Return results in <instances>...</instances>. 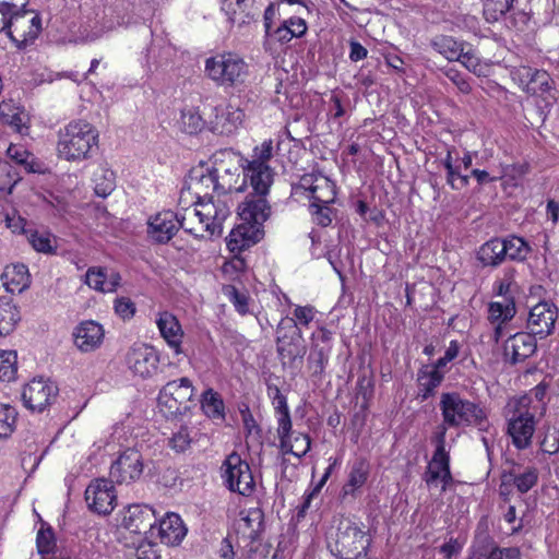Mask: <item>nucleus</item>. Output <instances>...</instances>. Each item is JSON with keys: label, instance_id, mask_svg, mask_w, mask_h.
Listing matches in <instances>:
<instances>
[{"label": "nucleus", "instance_id": "obj_59", "mask_svg": "<svg viewBox=\"0 0 559 559\" xmlns=\"http://www.w3.org/2000/svg\"><path fill=\"white\" fill-rule=\"evenodd\" d=\"M444 75L459 88L463 94H468L472 91L468 81L461 74L460 71L449 68L444 71Z\"/></svg>", "mask_w": 559, "mask_h": 559}, {"label": "nucleus", "instance_id": "obj_7", "mask_svg": "<svg viewBox=\"0 0 559 559\" xmlns=\"http://www.w3.org/2000/svg\"><path fill=\"white\" fill-rule=\"evenodd\" d=\"M194 388L190 379L183 377L167 382L159 391L158 407L166 417L186 414L193 403Z\"/></svg>", "mask_w": 559, "mask_h": 559}, {"label": "nucleus", "instance_id": "obj_55", "mask_svg": "<svg viewBox=\"0 0 559 559\" xmlns=\"http://www.w3.org/2000/svg\"><path fill=\"white\" fill-rule=\"evenodd\" d=\"M518 292V284L513 281V274L507 273L504 278L498 283L497 294L502 300L508 298L514 299V294Z\"/></svg>", "mask_w": 559, "mask_h": 559}, {"label": "nucleus", "instance_id": "obj_53", "mask_svg": "<svg viewBox=\"0 0 559 559\" xmlns=\"http://www.w3.org/2000/svg\"><path fill=\"white\" fill-rule=\"evenodd\" d=\"M223 293L228 297L240 314H246L248 312V298L243 293H240L233 285L224 286Z\"/></svg>", "mask_w": 559, "mask_h": 559}, {"label": "nucleus", "instance_id": "obj_17", "mask_svg": "<svg viewBox=\"0 0 559 559\" xmlns=\"http://www.w3.org/2000/svg\"><path fill=\"white\" fill-rule=\"evenodd\" d=\"M57 385L44 378H34L23 389L22 400L24 405L33 412H43L57 397Z\"/></svg>", "mask_w": 559, "mask_h": 559}, {"label": "nucleus", "instance_id": "obj_42", "mask_svg": "<svg viewBox=\"0 0 559 559\" xmlns=\"http://www.w3.org/2000/svg\"><path fill=\"white\" fill-rule=\"evenodd\" d=\"M243 118V110L233 106L225 107L221 115L216 116V119L218 120L217 123H221L223 129L228 133L236 130L242 123Z\"/></svg>", "mask_w": 559, "mask_h": 559}, {"label": "nucleus", "instance_id": "obj_4", "mask_svg": "<svg viewBox=\"0 0 559 559\" xmlns=\"http://www.w3.org/2000/svg\"><path fill=\"white\" fill-rule=\"evenodd\" d=\"M205 73L219 86L235 87L246 82L249 67L238 55L224 52L206 59Z\"/></svg>", "mask_w": 559, "mask_h": 559}, {"label": "nucleus", "instance_id": "obj_35", "mask_svg": "<svg viewBox=\"0 0 559 559\" xmlns=\"http://www.w3.org/2000/svg\"><path fill=\"white\" fill-rule=\"evenodd\" d=\"M370 472V465L367 460L360 457L357 459L350 468L348 480L343 486V493L345 496L353 495L357 489L361 488L367 479Z\"/></svg>", "mask_w": 559, "mask_h": 559}, {"label": "nucleus", "instance_id": "obj_54", "mask_svg": "<svg viewBox=\"0 0 559 559\" xmlns=\"http://www.w3.org/2000/svg\"><path fill=\"white\" fill-rule=\"evenodd\" d=\"M15 177L16 173L13 167L8 162L0 158V190L11 192L17 181Z\"/></svg>", "mask_w": 559, "mask_h": 559}, {"label": "nucleus", "instance_id": "obj_43", "mask_svg": "<svg viewBox=\"0 0 559 559\" xmlns=\"http://www.w3.org/2000/svg\"><path fill=\"white\" fill-rule=\"evenodd\" d=\"M37 550L40 555V559H61L53 549L56 542L51 530H40L36 538Z\"/></svg>", "mask_w": 559, "mask_h": 559}, {"label": "nucleus", "instance_id": "obj_34", "mask_svg": "<svg viewBox=\"0 0 559 559\" xmlns=\"http://www.w3.org/2000/svg\"><path fill=\"white\" fill-rule=\"evenodd\" d=\"M432 48L449 61H457L468 44L457 41L451 36L440 35L431 40Z\"/></svg>", "mask_w": 559, "mask_h": 559}, {"label": "nucleus", "instance_id": "obj_45", "mask_svg": "<svg viewBox=\"0 0 559 559\" xmlns=\"http://www.w3.org/2000/svg\"><path fill=\"white\" fill-rule=\"evenodd\" d=\"M330 346L314 345L310 352L308 362L313 376L321 377L329 361Z\"/></svg>", "mask_w": 559, "mask_h": 559}, {"label": "nucleus", "instance_id": "obj_30", "mask_svg": "<svg viewBox=\"0 0 559 559\" xmlns=\"http://www.w3.org/2000/svg\"><path fill=\"white\" fill-rule=\"evenodd\" d=\"M504 249L506 246H502V238H492L479 247L477 260L484 267H497L506 261Z\"/></svg>", "mask_w": 559, "mask_h": 559}, {"label": "nucleus", "instance_id": "obj_13", "mask_svg": "<svg viewBox=\"0 0 559 559\" xmlns=\"http://www.w3.org/2000/svg\"><path fill=\"white\" fill-rule=\"evenodd\" d=\"M143 468L141 453L134 449H127L112 462L109 472L110 480L119 485L131 484L140 479Z\"/></svg>", "mask_w": 559, "mask_h": 559}, {"label": "nucleus", "instance_id": "obj_9", "mask_svg": "<svg viewBox=\"0 0 559 559\" xmlns=\"http://www.w3.org/2000/svg\"><path fill=\"white\" fill-rule=\"evenodd\" d=\"M222 478L228 490L243 497L251 496L255 489L250 465L236 452L229 454L223 462Z\"/></svg>", "mask_w": 559, "mask_h": 559}, {"label": "nucleus", "instance_id": "obj_64", "mask_svg": "<svg viewBox=\"0 0 559 559\" xmlns=\"http://www.w3.org/2000/svg\"><path fill=\"white\" fill-rule=\"evenodd\" d=\"M284 23L289 27L294 38L302 37L308 28L306 21L300 16L289 17L287 20H284Z\"/></svg>", "mask_w": 559, "mask_h": 559}, {"label": "nucleus", "instance_id": "obj_2", "mask_svg": "<svg viewBox=\"0 0 559 559\" xmlns=\"http://www.w3.org/2000/svg\"><path fill=\"white\" fill-rule=\"evenodd\" d=\"M97 146L98 131L85 120H72L58 132L57 153L68 162L90 158Z\"/></svg>", "mask_w": 559, "mask_h": 559}, {"label": "nucleus", "instance_id": "obj_57", "mask_svg": "<svg viewBox=\"0 0 559 559\" xmlns=\"http://www.w3.org/2000/svg\"><path fill=\"white\" fill-rule=\"evenodd\" d=\"M310 207L313 210L314 221L318 225L326 227L332 223V210L329 204L311 203Z\"/></svg>", "mask_w": 559, "mask_h": 559}, {"label": "nucleus", "instance_id": "obj_48", "mask_svg": "<svg viewBox=\"0 0 559 559\" xmlns=\"http://www.w3.org/2000/svg\"><path fill=\"white\" fill-rule=\"evenodd\" d=\"M17 412L9 404L0 403V438H8L15 428Z\"/></svg>", "mask_w": 559, "mask_h": 559}, {"label": "nucleus", "instance_id": "obj_50", "mask_svg": "<svg viewBox=\"0 0 559 559\" xmlns=\"http://www.w3.org/2000/svg\"><path fill=\"white\" fill-rule=\"evenodd\" d=\"M193 430L187 426H181L169 439V447L176 452H185L193 441Z\"/></svg>", "mask_w": 559, "mask_h": 559}, {"label": "nucleus", "instance_id": "obj_3", "mask_svg": "<svg viewBox=\"0 0 559 559\" xmlns=\"http://www.w3.org/2000/svg\"><path fill=\"white\" fill-rule=\"evenodd\" d=\"M439 407L443 421L437 427L436 431L440 430L441 427H444L445 431L448 427L475 426L480 431H488L490 428L485 409L479 404L463 399L457 392L442 393Z\"/></svg>", "mask_w": 559, "mask_h": 559}, {"label": "nucleus", "instance_id": "obj_27", "mask_svg": "<svg viewBox=\"0 0 559 559\" xmlns=\"http://www.w3.org/2000/svg\"><path fill=\"white\" fill-rule=\"evenodd\" d=\"M0 119L14 131L24 134L28 130L29 116L23 107L13 100L0 103Z\"/></svg>", "mask_w": 559, "mask_h": 559}, {"label": "nucleus", "instance_id": "obj_31", "mask_svg": "<svg viewBox=\"0 0 559 559\" xmlns=\"http://www.w3.org/2000/svg\"><path fill=\"white\" fill-rule=\"evenodd\" d=\"M1 278L5 289L12 294L22 293L29 286V274L24 264L7 266Z\"/></svg>", "mask_w": 559, "mask_h": 559}, {"label": "nucleus", "instance_id": "obj_60", "mask_svg": "<svg viewBox=\"0 0 559 559\" xmlns=\"http://www.w3.org/2000/svg\"><path fill=\"white\" fill-rule=\"evenodd\" d=\"M115 311L122 319H130L135 312V305L130 298L120 297L115 301Z\"/></svg>", "mask_w": 559, "mask_h": 559}, {"label": "nucleus", "instance_id": "obj_52", "mask_svg": "<svg viewBox=\"0 0 559 559\" xmlns=\"http://www.w3.org/2000/svg\"><path fill=\"white\" fill-rule=\"evenodd\" d=\"M85 283L97 292L106 293L107 275L100 267H90L85 274Z\"/></svg>", "mask_w": 559, "mask_h": 559}, {"label": "nucleus", "instance_id": "obj_38", "mask_svg": "<svg viewBox=\"0 0 559 559\" xmlns=\"http://www.w3.org/2000/svg\"><path fill=\"white\" fill-rule=\"evenodd\" d=\"M502 246H506V259L512 261H524L531 252L530 245L518 236L502 238Z\"/></svg>", "mask_w": 559, "mask_h": 559}, {"label": "nucleus", "instance_id": "obj_63", "mask_svg": "<svg viewBox=\"0 0 559 559\" xmlns=\"http://www.w3.org/2000/svg\"><path fill=\"white\" fill-rule=\"evenodd\" d=\"M311 441L308 435L299 433L294 437L293 451L294 455L301 457L310 450Z\"/></svg>", "mask_w": 559, "mask_h": 559}, {"label": "nucleus", "instance_id": "obj_18", "mask_svg": "<svg viewBox=\"0 0 559 559\" xmlns=\"http://www.w3.org/2000/svg\"><path fill=\"white\" fill-rule=\"evenodd\" d=\"M117 496L112 481L106 478L93 480L85 489V501L95 513L109 514L115 509Z\"/></svg>", "mask_w": 559, "mask_h": 559}, {"label": "nucleus", "instance_id": "obj_21", "mask_svg": "<svg viewBox=\"0 0 559 559\" xmlns=\"http://www.w3.org/2000/svg\"><path fill=\"white\" fill-rule=\"evenodd\" d=\"M186 186L195 195L197 201L209 199L213 193L218 195V188L212 167L199 165L192 168L186 180Z\"/></svg>", "mask_w": 559, "mask_h": 559}, {"label": "nucleus", "instance_id": "obj_41", "mask_svg": "<svg viewBox=\"0 0 559 559\" xmlns=\"http://www.w3.org/2000/svg\"><path fill=\"white\" fill-rule=\"evenodd\" d=\"M20 320L15 305L0 301V336L10 334Z\"/></svg>", "mask_w": 559, "mask_h": 559}, {"label": "nucleus", "instance_id": "obj_6", "mask_svg": "<svg viewBox=\"0 0 559 559\" xmlns=\"http://www.w3.org/2000/svg\"><path fill=\"white\" fill-rule=\"evenodd\" d=\"M329 546L331 552L340 559H358L366 554L369 539L356 523L341 520L333 542Z\"/></svg>", "mask_w": 559, "mask_h": 559}, {"label": "nucleus", "instance_id": "obj_5", "mask_svg": "<svg viewBox=\"0 0 559 559\" xmlns=\"http://www.w3.org/2000/svg\"><path fill=\"white\" fill-rule=\"evenodd\" d=\"M80 9L84 19L78 31L80 43L95 41L119 25L118 21L108 19L99 0H83Z\"/></svg>", "mask_w": 559, "mask_h": 559}, {"label": "nucleus", "instance_id": "obj_14", "mask_svg": "<svg viewBox=\"0 0 559 559\" xmlns=\"http://www.w3.org/2000/svg\"><path fill=\"white\" fill-rule=\"evenodd\" d=\"M126 364L134 376L147 379L157 372L159 356L153 346L134 344L126 355Z\"/></svg>", "mask_w": 559, "mask_h": 559}, {"label": "nucleus", "instance_id": "obj_46", "mask_svg": "<svg viewBox=\"0 0 559 559\" xmlns=\"http://www.w3.org/2000/svg\"><path fill=\"white\" fill-rule=\"evenodd\" d=\"M17 355L14 350L0 352V380L10 382L15 379Z\"/></svg>", "mask_w": 559, "mask_h": 559}, {"label": "nucleus", "instance_id": "obj_16", "mask_svg": "<svg viewBox=\"0 0 559 559\" xmlns=\"http://www.w3.org/2000/svg\"><path fill=\"white\" fill-rule=\"evenodd\" d=\"M273 157L272 140L264 141L260 146L253 150L252 160L242 167L243 180L273 183V170L269 166V160Z\"/></svg>", "mask_w": 559, "mask_h": 559}, {"label": "nucleus", "instance_id": "obj_25", "mask_svg": "<svg viewBox=\"0 0 559 559\" xmlns=\"http://www.w3.org/2000/svg\"><path fill=\"white\" fill-rule=\"evenodd\" d=\"M74 342L83 352H93L100 346L104 340L103 326L95 321H84L75 328Z\"/></svg>", "mask_w": 559, "mask_h": 559}, {"label": "nucleus", "instance_id": "obj_10", "mask_svg": "<svg viewBox=\"0 0 559 559\" xmlns=\"http://www.w3.org/2000/svg\"><path fill=\"white\" fill-rule=\"evenodd\" d=\"M432 443L436 450L424 474V480L428 487L437 486L441 481V491H445L453 478L450 471V456L445 450L444 427L433 433Z\"/></svg>", "mask_w": 559, "mask_h": 559}, {"label": "nucleus", "instance_id": "obj_36", "mask_svg": "<svg viewBox=\"0 0 559 559\" xmlns=\"http://www.w3.org/2000/svg\"><path fill=\"white\" fill-rule=\"evenodd\" d=\"M178 223L180 224L179 228L195 237H204V233H206L205 224L200 216L195 202L192 207H188L183 213L178 214Z\"/></svg>", "mask_w": 559, "mask_h": 559}, {"label": "nucleus", "instance_id": "obj_20", "mask_svg": "<svg viewBox=\"0 0 559 559\" xmlns=\"http://www.w3.org/2000/svg\"><path fill=\"white\" fill-rule=\"evenodd\" d=\"M178 214L163 211L150 217L147 236L155 243H167L179 230Z\"/></svg>", "mask_w": 559, "mask_h": 559}, {"label": "nucleus", "instance_id": "obj_19", "mask_svg": "<svg viewBox=\"0 0 559 559\" xmlns=\"http://www.w3.org/2000/svg\"><path fill=\"white\" fill-rule=\"evenodd\" d=\"M557 318V307L551 302L540 301L531 308L526 328L533 335L545 338L552 333Z\"/></svg>", "mask_w": 559, "mask_h": 559}, {"label": "nucleus", "instance_id": "obj_44", "mask_svg": "<svg viewBox=\"0 0 559 559\" xmlns=\"http://www.w3.org/2000/svg\"><path fill=\"white\" fill-rule=\"evenodd\" d=\"M460 61L469 72L477 76H485L488 72V64L483 62L468 45L463 51Z\"/></svg>", "mask_w": 559, "mask_h": 559}, {"label": "nucleus", "instance_id": "obj_51", "mask_svg": "<svg viewBox=\"0 0 559 559\" xmlns=\"http://www.w3.org/2000/svg\"><path fill=\"white\" fill-rule=\"evenodd\" d=\"M8 156L15 160L16 164L25 166L27 171L36 173L37 170L34 168V157L27 151L23 150L16 145H10L8 151Z\"/></svg>", "mask_w": 559, "mask_h": 559}, {"label": "nucleus", "instance_id": "obj_1", "mask_svg": "<svg viewBox=\"0 0 559 559\" xmlns=\"http://www.w3.org/2000/svg\"><path fill=\"white\" fill-rule=\"evenodd\" d=\"M253 191L238 205V215L242 221L227 239L231 252H241L259 242L264 236V223L272 214L266 199L272 183L250 181Z\"/></svg>", "mask_w": 559, "mask_h": 559}, {"label": "nucleus", "instance_id": "obj_61", "mask_svg": "<svg viewBox=\"0 0 559 559\" xmlns=\"http://www.w3.org/2000/svg\"><path fill=\"white\" fill-rule=\"evenodd\" d=\"M464 546V542L459 538L451 537L448 542L440 546L439 552L443 556V559H451L453 556L459 555Z\"/></svg>", "mask_w": 559, "mask_h": 559}, {"label": "nucleus", "instance_id": "obj_23", "mask_svg": "<svg viewBox=\"0 0 559 559\" xmlns=\"http://www.w3.org/2000/svg\"><path fill=\"white\" fill-rule=\"evenodd\" d=\"M300 187L310 192L312 203L331 204L335 200V186L324 176L305 175L300 179Z\"/></svg>", "mask_w": 559, "mask_h": 559}, {"label": "nucleus", "instance_id": "obj_24", "mask_svg": "<svg viewBox=\"0 0 559 559\" xmlns=\"http://www.w3.org/2000/svg\"><path fill=\"white\" fill-rule=\"evenodd\" d=\"M122 523L132 533L145 534L156 523L154 510L148 506H130L123 516Z\"/></svg>", "mask_w": 559, "mask_h": 559}, {"label": "nucleus", "instance_id": "obj_33", "mask_svg": "<svg viewBox=\"0 0 559 559\" xmlns=\"http://www.w3.org/2000/svg\"><path fill=\"white\" fill-rule=\"evenodd\" d=\"M247 0H223L222 10L227 15L231 25L241 28L253 20V15L247 12Z\"/></svg>", "mask_w": 559, "mask_h": 559}, {"label": "nucleus", "instance_id": "obj_28", "mask_svg": "<svg viewBox=\"0 0 559 559\" xmlns=\"http://www.w3.org/2000/svg\"><path fill=\"white\" fill-rule=\"evenodd\" d=\"M187 528L181 518L176 513H167L159 522V537L166 545L176 546L181 543Z\"/></svg>", "mask_w": 559, "mask_h": 559}, {"label": "nucleus", "instance_id": "obj_58", "mask_svg": "<svg viewBox=\"0 0 559 559\" xmlns=\"http://www.w3.org/2000/svg\"><path fill=\"white\" fill-rule=\"evenodd\" d=\"M28 241L38 252L49 253L52 251L51 240L48 236L32 231L28 236Z\"/></svg>", "mask_w": 559, "mask_h": 559}, {"label": "nucleus", "instance_id": "obj_32", "mask_svg": "<svg viewBox=\"0 0 559 559\" xmlns=\"http://www.w3.org/2000/svg\"><path fill=\"white\" fill-rule=\"evenodd\" d=\"M24 20V12L19 10V5L7 0H0V32L7 31L10 38L14 39L12 27L17 26Z\"/></svg>", "mask_w": 559, "mask_h": 559}, {"label": "nucleus", "instance_id": "obj_39", "mask_svg": "<svg viewBox=\"0 0 559 559\" xmlns=\"http://www.w3.org/2000/svg\"><path fill=\"white\" fill-rule=\"evenodd\" d=\"M95 183L94 191L98 197H108L116 188V178L111 169L99 167L93 177Z\"/></svg>", "mask_w": 559, "mask_h": 559}, {"label": "nucleus", "instance_id": "obj_15", "mask_svg": "<svg viewBox=\"0 0 559 559\" xmlns=\"http://www.w3.org/2000/svg\"><path fill=\"white\" fill-rule=\"evenodd\" d=\"M195 204L209 236L222 235L223 223L230 215V206L227 199L222 197L214 199V195H211L209 199L195 201Z\"/></svg>", "mask_w": 559, "mask_h": 559}, {"label": "nucleus", "instance_id": "obj_47", "mask_svg": "<svg viewBox=\"0 0 559 559\" xmlns=\"http://www.w3.org/2000/svg\"><path fill=\"white\" fill-rule=\"evenodd\" d=\"M515 0H487L484 4V15L488 22H497L509 12Z\"/></svg>", "mask_w": 559, "mask_h": 559}, {"label": "nucleus", "instance_id": "obj_22", "mask_svg": "<svg viewBox=\"0 0 559 559\" xmlns=\"http://www.w3.org/2000/svg\"><path fill=\"white\" fill-rule=\"evenodd\" d=\"M536 335L528 332H519L511 335L504 344V357L512 365L522 362L533 356L537 349Z\"/></svg>", "mask_w": 559, "mask_h": 559}, {"label": "nucleus", "instance_id": "obj_56", "mask_svg": "<svg viewBox=\"0 0 559 559\" xmlns=\"http://www.w3.org/2000/svg\"><path fill=\"white\" fill-rule=\"evenodd\" d=\"M181 122L185 130L190 134L197 133L203 127V120L201 116L192 110H187L182 112Z\"/></svg>", "mask_w": 559, "mask_h": 559}, {"label": "nucleus", "instance_id": "obj_12", "mask_svg": "<svg viewBox=\"0 0 559 559\" xmlns=\"http://www.w3.org/2000/svg\"><path fill=\"white\" fill-rule=\"evenodd\" d=\"M277 352L283 358L294 361L306 355L302 333L294 319L282 321L277 328Z\"/></svg>", "mask_w": 559, "mask_h": 559}, {"label": "nucleus", "instance_id": "obj_49", "mask_svg": "<svg viewBox=\"0 0 559 559\" xmlns=\"http://www.w3.org/2000/svg\"><path fill=\"white\" fill-rule=\"evenodd\" d=\"M551 82L550 75L546 71L536 69L528 81L526 92L533 95L549 92L551 90Z\"/></svg>", "mask_w": 559, "mask_h": 559}, {"label": "nucleus", "instance_id": "obj_37", "mask_svg": "<svg viewBox=\"0 0 559 559\" xmlns=\"http://www.w3.org/2000/svg\"><path fill=\"white\" fill-rule=\"evenodd\" d=\"M538 480V473L535 467H527L523 473L515 474L514 472H506L502 475V481L513 483L516 489L521 493H525L531 490Z\"/></svg>", "mask_w": 559, "mask_h": 559}, {"label": "nucleus", "instance_id": "obj_62", "mask_svg": "<svg viewBox=\"0 0 559 559\" xmlns=\"http://www.w3.org/2000/svg\"><path fill=\"white\" fill-rule=\"evenodd\" d=\"M261 521L262 512L259 509L250 510L246 514L245 512L240 513V522L243 523L245 527L251 530L250 536L257 532V530L253 527V524L255 523L259 527L261 525Z\"/></svg>", "mask_w": 559, "mask_h": 559}, {"label": "nucleus", "instance_id": "obj_29", "mask_svg": "<svg viewBox=\"0 0 559 559\" xmlns=\"http://www.w3.org/2000/svg\"><path fill=\"white\" fill-rule=\"evenodd\" d=\"M489 320L492 323H498L495 329V340L499 342V338L502 335V323L511 320L515 313V301L513 298H508L507 300L493 301L489 304L488 308Z\"/></svg>", "mask_w": 559, "mask_h": 559}, {"label": "nucleus", "instance_id": "obj_11", "mask_svg": "<svg viewBox=\"0 0 559 559\" xmlns=\"http://www.w3.org/2000/svg\"><path fill=\"white\" fill-rule=\"evenodd\" d=\"M212 169L218 188V197L226 199L228 193L242 190V186H238L240 166L234 152L222 151L214 154Z\"/></svg>", "mask_w": 559, "mask_h": 559}, {"label": "nucleus", "instance_id": "obj_26", "mask_svg": "<svg viewBox=\"0 0 559 559\" xmlns=\"http://www.w3.org/2000/svg\"><path fill=\"white\" fill-rule=\"evenodd\" d=\"M156 324L168 346L175 350V354H180L183 331L176 316L169 311L158 312Z\"/></svg>", "mask_w": 559, "mask_h": 559}, {"label": "nucleus", "instance_id": "obj_8", "mask_svg": "<svg viewBox=\"0 0 559 559\" xmlns=\"http://www.w3.org/2000/svg\"><path fill=\"white\" fill-rule=\"evenodd\" d=\"M526 401V397L516 401L515 404L519 406L513 409L512 404L508 405L507 435L518 450H525L531 447L536 428L534 414L521 408L527 406Z\"/></svg>", "mask_w": 559, "mask_h": 559}, {"label": "nucleus", "instance_id": "obj_40", "mask_svg": "<svg viewBox=\"0 0 559 559\" xmlns=\"http://www.w3.org/2000/svg\"><path fill=\"white\" fill-rule=\"evenodd\" d=\"M201 407L205 415L213 419L224 418V402L212 389L206 390L202 395Z\"/></svg>", "mask_w": 559, "mask_h": 559}]
</instances>
